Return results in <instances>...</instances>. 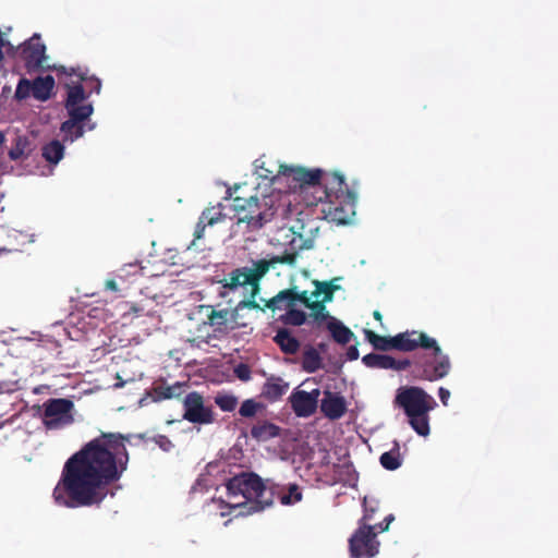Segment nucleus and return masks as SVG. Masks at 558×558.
Returning a JSON list of instances; mask_svg holds the SVG:
<instances>
[{
    "label": "nucleus",
    "mask_w": 558,
    "mask_h": 558,
    "mask_svg": "<svg viewBox=\"0 0 558 558\" xmlns=\"http://www.w3.org/2000/svg\"><path fill=\"white\" fill-rule=\"evenodd\" d=\"M335 473H339L338 476L335 477L337 482H345V478L342 477V474L350 475L352 472V465L348 463L343 464H335L333 465Z\"/></svg>",
    "instance_id": "nucleus-44"
},
{
    "label": "nucleus",
    "mask_w": 558,
    "mask_h": 558,
    "mask_svg": "<svg viewBox=\"0 0 558 558\" xmlns=\"http://www.w3.org/2000/svg\"><path fill=\"white\" fill-rule=\"evenodd\" d=\"M264 405L259 402H256L253 399H247L242 402L239 414L243 417H253L256 413L262 410Z\"/></svg>",
    "instance_id": "nucleus-37"
},
{
    "label": "nucleus",
    "mask_w": 558,
    "mask_h": 558,
    "mask_svg": "<svg viewBox=\"0 0 558 558\" xmlns=\"http://www.w3.org/2000/svg\"><path fill=\"white\" fill-rule=\"evenodd\" d=\"M235 374H236V377L241 380H248L250 377H251V371L250 368L244 365V364H241L239 365L236 368H235Z\"/></svg>",
    "instance_id": "nucleus-47"
},
{
    "label": "nucleus",
    "mask_w": 558,
    "mask_h": 558,
    "mask_svg": "<svg viewBox=\"0 0 558 558\" xmlns=\"http://www.w3.org/2000/svg\"><path fill=\"white\" fill-rule=\"evenodd\" d=\"M226 219V215L223 213V205L218 203L215 206H210L205 208L196 223L194 230V241L199 240L204 236V232L207 226H214L218 222H221Z\"/></svg>",
    "instance_id": "nucleus-18"
},
{
    "label": "nucleus",
    "mask_w": 558,
    "mask_h": 558,
    "mask_svg": "<svg viewBox=\"0 0 558 558\" xmlns=\"http://www.w3.org/2000/svg\"><path fill=\"white\" fill-rule=\"evenodd\" d=\"M244 308H251V310H259L262 312H265L267 307L260 306L259 303L256 302V299L248 298L246 300H242L238 303V310H244Z\"/></svg>",
    "instance_id": "nucleus-40"
},
{
    "label": "nucleus",
    "mask_w": 558,
    "mask_h": 558,
    "mask_svg": "<svg viewBox=\"0 0 558 558\" xmlns=\"http://www.w3.org/2000/svg\"><path fill=\"white\" fill-rule=\"evenodd\" d=\"M7 53L10 56H14L16 53V48L8 40H5Z\"/></svg>",
    "instance_id": "nucleus-51"
},
{
    "label": "nucleus",
    "mask_w": 558,
    "mask_h": 558,
    "mask_svg": "<svg viewBox=\"0 0 558 558\" xmlns=\"http://www.w3.org/2000/svg\"><path fill=\"white\" fill-rule=\"evenodd\" d=\"M274 341L278 344L280 350L286 354H295L300 350V341L292 336L291 331L286 328H280Z\"/></svg>",
    "instance_id": "nucleus-22"
},
{
    "label": "nucleus",
    "mask_w": 558,
    "mask_h": 558,
    "mask_svg": "<svg viewBox=\"0 0 558 558\" xmlns=\"http://www.w3.org/2000/svg\"><path fill=\"white\" fill-rule=\"evenodd\" d=\"M240 311L241 310H238V305L230 311V330L246 326L245 323L240 320Z\"/></svg>",
    "instance_id": "nucleus-41"
},
{
    "label": "nucleus",
    "mask_w": 558,
    "mask_h": 558,
    "mask_svg": "<svg viewBox=\"0 0 558 558\" xmlns=\"http://www.w3.org/2000/svg\"><path fill=\"white\" fill-rule=\"evenodd\" d=\"M4 142V135L0 132V145Z\"/></svg>",
    "instance_id": "nucleus-54"
},
{
    "label": "nucleus",
    "mask_w": 558,
    "mask_h": 558,
    "mask_svg": "<svg viewBox=\"0 0 558 558\" xmlns=\"http://www.w3.org/2000/svg\"><path fill=\"white\" fill-rule=\"evenodd\" d=\"M363 506H364V514L359 520V524L360 525H371L369 522L374 519V514L377 511V507L368 505L366 498H364V500H363Z\"/></svg>",
    "instance_id": "nucleus-39"
},
{
    "label": "nucleus",
    "mask_w": 558,
    "mask_h": 558,
    "mask_svg": "<svg viewBox=\"0 0 558 558\" xmlns=\"http://www.w3.org/2000/svg\"><path fill=\"white\" fill-rule=\"evenodd\" d=\"M105 286H106L107 290H110V291H113V292H118L119 291L118 284H117V282L113 279L107 280Z\"/></svg>",
    "instance_id": "nucleus-50"
},
{
    "label": "nucleus",
    "mask_w": 558,
    "mask_h": 558,
    "mask_svg": "<svg viewBox=\"0 0 558 558\" xmlns=\"http://www.w3.org/2000/svg\"><path fill=\"white\" fill-rule=\"evenodd\" d=\"M365 337L376 350L388 351L395 349L393 337L380 336L368 329L365 330Z\"/></svg>",
    "instance_id": "nucleus-30"
},
{
    "label": "nucleus",
    "mask_w": 558,
    "mask_h": 558,
    "mask_svg": "<svg viewBox=\"0 0 558 558\" xmlns=\"http://www.w3.org/2000/svg\"><path fill=\"white\" fill-rule=\"evenodd\" d=\"M307 308L311 310L310 317H312L314 322L322 324L323 322L330 320L331 316L327 312L325 303L319 300L316 299Z\"/></svg>",
    "instance_id": "nucleus-34"
},
{
    "label": "nucleus",
    "mask_w": 558,
    "mask_h": 558,
    "mask_svg": "<svg viewBox=\"0 0 558 558\" xmlns=\"http://www.w3.org/2000/svg\"><path fill=\"white\" fill-rule=\"evenodd\" d=\"M319 227L314 220L302 222L299 227H292L291 231L293 238L290 241L292 252H286L282 255H276L269 259H264L267 264V272L271 267L278 264H286L294 266L298 258V252L302 250H310L314 246V240L318 233Z\"/></svg>",
    "instance_id": "nucleus-8"
},
{
    "label": "nucleus",
    "mask_w": 558,
    "mask_h": 558,
    "mask_svg": "<svg viewBox=\"0 0 558 558\" xmlns=\"http://www.w3.org/2000/svg\"><path fill=\"white\" fill-rule=\"evenodd\" d=\"M424 353L416 354L413 360V368L411 374L414 379L436 381L446 377L451 369L449 356L442 352L438 342L435 340L434 345Z\"/></svg>",
    "instance_id": "nucleus-7"
},
{
    "label": "nucleus",
    "mask_w": 558,
    "mask_h": 558,
    "mask_svg": "<svg viewBox=\"0 0 558 558\" xmlns=\"http://www.w3.org/2000/svg\"><path fill=\"white\" fill-rule=\"evenodd\" d=\"M278 498L282 505H293L295 502L301 501L302 492L296 484H290L288 487V492H284V487L278 485V489L276 492L275 498Z\"/></svg>",
    "instance_id": "nucleus-28"
},
{
    "label": "nucleus",
    "mask_w": 558,
    "mask_h": 558,
    "mask_svg": "<svg viewBox=\"0 0 558 558\" xmlns=\"http://www.w3.org/2000/svg\"><path fill=\"white\" fill-rule=\"evenodd\" d=\"M239 187H240L239 185H235V186H234V189H233V190H234V192H235V191H238V190H239Z\"/></svg>",
    "instance_id": "nucleus-55"
},
{
    "label": "nucleus",
    "mask_w": 558,
    "mask_h": 558,
    "mask_svg": "<svg viewBox=\"0 0 558 558\" xmlns=\"http://www.w3.org/2000/svg\"><path fill=\"white\" fill-rule=\"evenodd\" d=\"M283 292L284 290H281L275 296L267 300L265 302V307L275 312L276 310H288L289 307L294 306V303H292L291 298H279L281 294H284Z\"/></svg>",
    "instance_id": "nucleus-35"
},
{
    "label": "nucleus",
    "mask_w": 558,
    "mask_h": 558,
    "mask_svg": "<svg viewBox=\"0 0 558 558\" xmlns=\"http://www.w3.org/2000/svg\"><path fill=\"white\" fill-rule=\"evenodd\" d=\"M318 349L322 350V351H325L326 350V344L319 343L318 344Z\"/></svg>",
    "instance_id": "nucleus-53"
},
{
    "label": "nucleus",
    "mask_w": 558,
    "mask_h": 558,
    "mask_svg": "<svg viewBox=\"0 0 558 558\" xmlns=\"http://www.w3.org/2000/svg\"><path fill=\"white\" fill-rule=\"evenodd\" d=\"M438 396H439V399H440L441 403L445 407H447L449 398H450V391L447 388H445V387H440L438 389Z\"/></svg>",
    "instance_id": "nucleus-48"
},
{
    "label": "nucleus",
    "mask_w": 558,
    "mask_h": 558,
    "mask_svg": "<svg viewBox=\"0 0 558 558\" xmlns=\"http://www.w3.org/2000/svg\"><path fill=\"white\" fill-rule=\"evenodd\" d=\"M156 445H158L163 451H169L173 444L172 441L165 435H158L154 438Z\"/></svg>",
    "instance_id": "nucleus-45"
},
{
    "label": "nucleus",
    "mask_w": 558,
    "mask_h": 558,
    "mask_svg": "<svg viewBox=\"0 0 558 558\" xmlns=\"http://www.w3.org/2000/svg\"><path fill=\"white\" fill-rule=\"evenodd\" d=\"M126 440L121 434L101 433L72 454L53 488L54 502L71 509L99 507L128 469Z\"/></svg>",
    "instance_id": "nucleus-1"
},
{
    "label": "nucleus",
    "mask_w": 558,
    "mask_h": 558,
    "mask_svg": "<svg viewBox=\"0 0 558 558\" xmlns=\"http://www.w3.org/2000/svg\"><path fill=\"white\" fill-rule=\"evenodd\" d=\"M226 487L230 498L241 496L245 501L229 505L220 500V509L228 508L231 510L243 508L241 514H252L263 511L274 504L278 484L269 480L263 481V478L254 472H241L230 477L226 483ZM229 513L230 511H221L222 517Z\"/></svg>",
    "instance_id": "nucleus-4"
},
{
    "label": "nucleus",
    "mask_w": 558,
    "mask_h": 558,
    "mask_svg": "<svg viewBox=\"0 0 558 558\" xmlns=\"http://www.w3.org/2000/svg\"><path fill=\"white\" fill-rule=\"evenodd\" d=\"M380 464L384 469L395 471L401 466L402 459L400 454L399 444L396 441L391 450L384 452L379 458Z\"/></svg>",
    "instance_id": "nucleus-29"
},
{
    "label": "nucleus",
    "mask_w": 558,
    "mask_h": 558,
    "mask_svg": "<svg viewBox=\"0 0 558 558\" xmlns=\"http://www.w3.org/2000/svg\"><path fill=\"white\" fill-rule=\"evenodd\" d=\"M348 410L344 397L330 390L324 391V398L320 401L322 413L330 421L341 418Z\"/></svg>",
    "instance_id": "nucleus-16"
},
{
    "label": "nucleus",
    "mask_w": 558,
    "mask_h": 558,
    "mask_svg": "<svg viewBox=\"0 0 558 558\" xmlns=\"http://www.w3.org/2000/svg\"><path fill=\"white\" fill-rule=\"evenodd\" d=\"M307 315L301 310H296L295 306H291L287 312L280 316V320L284 325L289 326H301L306 322Z\"/></svg>",
    "instance_id": "nucleus-32"
},
{
    "label": "nucleus",
    "mask_w": 558,
    "mask_h": 558,
    "mask_svg": "<svg viewBox=\"0 0 558 558\" xmlns=\"http://www.w3.org/2000/svg\"><path fill=\"white\" fill-rule=\"evenodd\" d=\"M279 174L291 179L295 183L294 186L319 190V195L315 199L329 204L327 213L332 221L345 225L354 215L357 195L348 187L344 177L339 172L323 180V171L319 169L280 166Z\"/></svg>",
    "instance_id": "nucleus-2"
},
{
    "label": "nucleus",
    "mask_w": 558,
    "mask_h": 558,
    "mask_svg": "<svg viewBox=\"0 0 558 558\" xmlns=\"http://www.w3.org/2000/svg\"><path fill=\"white\" fill-rule=\"evenodd\" d=\"M313 283L315 286V290L311 293V295L317 300L319 296H322V300L319 301L325 304L331 302L335 292L340 289V287L335 284L333 281L314 280Z\"/></svg>",
    "instance_id": "nucleus-25"
},
{
    "label": "nucleus",
    "mask_w": 558,
    "mask_h": 558,
    "mask_svg": "<svg viewBox=\"0 0 558 558\" xmlns=\"http://www.w3.org/2000/svg\"><path fill=\"white\" fill-rule=\"evenodd\" d=\"M390 361L392 362V364L391 366H389V369L405 371L409 367L413 368V362L410 361L409 359L397 360L391 356Z\"/></svg>",
    "instance_id": "nucleus-42"
},
{
    "label": "nucleus",
    "mask_w": 558,
    "mask_h": 558,
    "mask_svg": "<svg viewBox=\"0 0 558 558\" xmlns=\"http://www.w3.org/2000/svg\"><path fill=\"white\" fill-rule=\"evenodd\" d=\"M267 274V264L264 258L252 260L251 266L233 269L227 278L221 280L223 288L235 290L240 287L250 286V298L256 299L260 291V280Z\"/></svg>",
    "instance_id": "nucleus-9"
},
{
    "label": "nucleus",
    "mask_w": 558,
    "mask_h": 558,
    "mask_svg": "<svg viewBox=\"0 0 558 558\" xmlns=\"http://www.w3.org/2000/svg\"><path fill=\"white\" fill-rule=\"evenodd\" d=\"M347 357L349 361H354L359 359V350L356 345H351L347 350Z\"/></svg>",
    "instance_id": "nucleus-49"
},
{
    "label": "nucleus",
    "mask_w": 558,
    "mask_h": 558,
    "mask_svg": "<svg viewBox=\"0 0 558 558\" xmlns=\"http://www.w3.org/2000/svg\"><path fill=\"white\" fill-rule=\"evenodd\" d=\"M186 387V381L169 384L165 378H159L154 381L150 395L155 401L180 398L185 392Z\"/></svg>",
    "instance_id": "nucleus-17"
},
{
    "label": "nucleus",
    "mask_w": 558,
    "mask_h": 558,
    "mask_svg": "<svg viewBox=\"0 0 558 558\" xmlns=\"http://www.w3.org/2000/svg\"><path fill=\"white\" fill-rule=\"evenodd\" d=\"M393 403L403 410L410 426L420 436L429 435V412L437 408L435 399L417 386L401 387L397 390Z\"/></svg>",
    "instance_id": "nucleus-5"
},
{
    "label": "nucleus",
    "mask_w": 558,
    "mask_h": 558,
    "mask_svg": "<svg viewBox=\"0 0 558 558\" xmlns=\"http://www.w3.org/2000/svg\"><path fill=\"white\" fill-rule=\"evenodd\" d=\"M54 87V78L51 75L38 76L33 81V97L46 101L51 97Z\"/></svg>",
    "instance_id": "nucleus-23"
},
{
    "label": "nucleus",
    "mask_w": 558,
    "mask_h": 558,
    "mask_svg": "<svg viewBox=\"0 0 558 558\" xmlns=\"http://www.w3.org/2000/svg\"><path fill=\"white\" fill-rule=\"evenodd\" d=\"M29 95H33V82L27 78H21L15 89V99L24 100L29 97Z\"/></svg>",
    "instance_id": "nucleus-38"
},
{
    "label": "nucleus",
    "mask_w": 558,
    "mask_h": 558,
    "mask_svg": "<svg viewBox=\"0 0 558 558\" xmlns=\"http://www.w3.org/2000/svg\"><path fill=\"white\" fill-rule=\"evenodd\" d=\"M58 75L64 74L68 76H77L78 83L70 85L66 84V98L64 108L68 112L69 119L62 122L60 131L64 135V140L71 142L82 137L85 133L84 122L89 120L94 112V107L90 102H86L92 94H99L101 90V81L95 76H88L87 71L81 68H56Z\"/></svg>",
    "instance_id": "nucleus-3"
},
{
    "label": "nucleus",
    "mask_w": 558,
    "mask_h": 558,
    "mask_svg": "<svg viewBox=\"0 0 558 558\" xmlns=\"http://www.w3.org/2000/svg\"><path fill=\"white\" fill-rule=\"evenodd\" d=\"M215 403L225 412L233 411L238 405V398L231 393H218Z\"/></svg>",
    "instance_id": "nucleus-36"
},
{
    "label": "nucleus",
    "mask_w": 558,
    "mask_h": 558,
    "mask_svg": "<svg viewBox=\"0 0 558 558\" xmlns=\"http://www.w3.org/2000/svg\"><path fill=\"white\" fill-rule=\"evenodd\" d=\"M21 57L28 71L43 66L46 59V46L40 41L39 35H34L22 46Z\"/></svg>",
    "instance_id": "nucleus-15"
},
{
    "label": "nucleus",
    "mask_w": 558,
    "mask_h": 558,
    "mask_svg": "<svg viewBox=\"0 0 558 558\" xmlns=\"http://www.w3.org/2000/svg\"><path fill=\"white\" fill-rule=\"evenodd\" d=\"M376 526L360 525L349 538L351 558H374L379 553Z\"/></svg>",
    "instance_id": "nucleus-10"
},
{
    "label": "nucleus",
    "mask_w": 558,
    "mask_h": 558,
    "mask_svg": "<svg viewBox=\"0 0 558 558\" xmlns=\"http://www.w3.org/2000/svg\"><path fill=\"white\" fill-rule=\"evenodd\" d=\"M327 329L330 331L332 339L339 344L344 345L354 337V333L335 317H330V320L327 322Z\"/></svg>",
    "instance_id": "nucleus-24"
},
{
    "label": "nucleus",
    "mask_w": 558,
    "mask_h": 558,
    "mask_svg": "<svg viewBox=\"0 0 558 558\" xmlns=\"http://www.w3.org/2000/svg\"><path fill=\"white\" fill-rule=\"evenodd\" d=\"M373 317H374L376 320H378V322H381V319H383V315H381V313H380L379 311H374V313H373Z\"/></svg>",
    "instance_id": "nucleus-52"
},
{
    "label": "nucleus",
    "mask_w": 558,
    "mask_h": 558,
    "mask_svg": "<svg viewBox=\"0 0 558 558\" xmlns=\"http://www.w3.org/2000/svg\"><path fill=\"white\" fill-rule=\"evenodd\" d=\"M289 389V384L281 377L270 376L263 385L260 396L270 402L279 400Z\"/></svg>",
    "instance_id": "nucleus-19"
},
{
    "label": "nucleus",
    "mask_w": 558,
    "mask_h": 558,
    "mask_svg": "<svg viewBox=\"0 0 558 558\" xmlns=\"http://www.w3.org/2000/svg\"><path fill=\"white\" fill-rule=\"evenodd\" d=\"M25 142L17 138L16 145L10 149L9 157L11 160H19L24 155Z\"/></svg>",
    "instance_id": "nucleus-43"
},
{
    "label": "nucleus",
    "mask_w": 558,
    "mask_h": 558,
    "mask_svg": "<svg viewBox=\"0 0 558 558\" xmlns=\"http://www.w3.org/2000/svg\"><path fill=\"white\" fill-rule=\"evenodd\" d=\"M391 356L386 354L378 353H368L363 356L362 362L365 366L371 368H381L389 369L392 362L390 361Z\"/></svg>",
    "instance_id": "nucleus-31"
},
{
    "label": "nucleus",
    "mask_w": 558,
    "mask_h": 558,
    "mask_svg": "<svg viewBox=\"0 0 558 558\" xmlns=\"http://www.w3.org/2000/svg\"><path fill=\"white\" fill-rule=\"evenodd\" d=\"M319 396L320 390L318 388L310 392L296 388L290 395L289 402L296 416L308 417L316 412Z\"/></svg>",
    "instance_id": "nucleus-13"
},
{
    "label": "nucleus",
    "mask_w": 558,
    "mask_h": 558,
    "mask_svg": "<svg viewBox=\"0 0 558 558\" xmlns=\"http://www.w3.org/2000/svg\"><path fill=\"white\" fill-rule=\"evenodd\" d=\"M73 401L64 398L48 399L44 403L43 422L47 429H59L73 423Z\"/></svg>",
    "instance_id": "nucleus-11"
},
{
    "label": "nucleus",
    "mask_w": 558,
    "mask_h": 558,
    "mask_svg": "<svg viewBox=\"0 0 558 558\" xmlns=\"http://www.w3.org/2000/svg\"><path fill=\"white\" fill-rule=\"evenodd\" d=\"M122 386H123V383L116 385V387H122Z\"/></svg>",
    "instance_id": "nucleus-56"
},
{
    "label": "nucleus",
    "mask_w": 558,
    "mask_h": 558,
    "mask_svg": "<svg viewBox=\"0 0 558 558\" xmlns=\"http://www.w3.org/2000/svg\"><path fill=\"white\" fill-rule=\"evenodd\" d=\"M284 294H281L279 298H291L292 303H294V306L298 302L302 303L306 308L313 303L314 301L311 300L313 298L311 294H308L307 291L299 292L295 287L290 289H284Z\"/></svg>",
    "instance_id": "nucleus-33"
},
{
    "label": "nucleus",
    "mask_w": 558,
    "mask_h": 558,
    "mask_svg": "<svg viewBox=\"0 0 558 558\" xmlns=\"http://www.w3.org/2000/svg\"><path fill=\"white\" fill-rule=\"evenodd\" d=\"M393 343L395 350L411 352L418 348L428 350L434 345L435 339L423 331L411 330L393 336Z\"/></svg>",
    "instance_id": "nucleus-14"
},
{
    "label": "nucleus",
    "mask_w": 558,
    "mask_h": 558,
    "mask_svg": "<svg viewBox=\"0 0 558 558\" xmlns=\"http://www.w3.org/2000/svg\"><path fill=\"white\" fill-rule=\"evenodd\" d=\"M208 324L211 327H215L217 331H228L230 330V310L225 308L220 311L213 310L211 313L207 316Z\"/></svg>",
    "instance_id": "nucleus-27"
},
{
    "label": "nucleus",
    "mask_w": 558,
    "mask_h": 558,
    "mask_svg": "<svg viewBox=\"0 0 558 558\" xmlns=\"http://www.w3.org/2000/svg\"><path fill=\"white\" fill-rule=\"evenodd\" d=\"M183 418L193 424H211L215 421L211 407L205 405L204 397L192 391L183 399Z\"/></svg>",
    "instance_id": "nucleus-12"
},
{
    "label": "nucleus",
    "mask_w": 558,
    "mask_h": 558,
    "mask_svg": "<svg viewBox=\"0 0 558 558\" xmlns=\"http://www.w3.org/2000/svg\"><path fill=\"white\" fill-rule=\"evenodd\" d=\"M395 520L393 514H388L380 523L374 524L373 526H376V532L383 533L388 531L390 523Z\"/></svg>",
    "instance_id": "nucleus-46"
},
{
    "label": "nucleus",
    "mask_w": 558,
    "mask_h": 558,
    "mask_svg": "<svg viewBox=\"0 0 558 558\" xmlns=\"http://www.w3.org/2000/svg\"><path fill=\"white\" fill-rule=\"evenodd\" d=\"M281 428L270 422L259 421L251 428V436L257 441H267L280 435Z\"/></svg>",
    "instance_id": "nucleus-20"
},
{
    "label": "nucleus",
    "mask_w": 558,
    "mask_h": 558,
    "mask_svg": "<svg viewBox=\"0 0 558 558\" xmlns=\"http://www.w3.org/2000/svg\"><path fill=\"white\" fill-rule=\"evenodd\" d=\"M301 366L304 372L310 374L323 368V357L318 349L313 345H306L302 353Z\"/></svg>",
    "instance_id": "nucleus-21"
},
{
    "label": "nucleus",
    "mask_w": 558,
    "mask_h": 558,
    "mask_svg": "<svg viewBox=\"0 0 558 558\" xmlns=\"http://www.w3.org/2000/svg\"><path fill=\"white\" fill-rule=\"evenodd\" d=\"M228 197L232 199V207L238 218L236 225L246 223L248 231H257L266 223L272 221L279 208L272 195L241 197L233 196L232 189L227 190Z\"/></svg>",
    "instance_id": "nucleus-6"
},
{
    "label": "nucleus",
    "mask_w": 558,
    "mask_h": 558,
    "mask_svg": "<svg viewBox=\"0 0 558 558\" xmlns=\"http://www.w3.org/2000/svg\"><path fill=\"white\" fill-rule=\"evenodd\" d=\"M41 155L46 161L56 165L63 158L64 146L60 141L53 140L43 146Z\"/></svg>",
    "instance_id": "nucleus-26"
}]
</instances>
